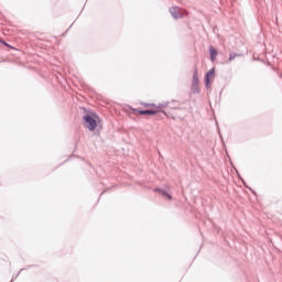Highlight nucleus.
I'll return each instance as SVG.
<instances>
[{"instance_id":"f257e3e1","label":"nucleus","mask_w":282,"mask_h":282,"mask_svg":"<svg viewBox=\"0 0 282 282\" xmlns=\"http://www.w3.org/2000/svg\"><path fill=\"white\" fill-rule=\"evenodd\" d=\"M142 106L147 110L132 109V112H135L141 116H155L158 113V110L162 108L161 106H158L155 104H143Z\"/></svg>"},{"instance_id":"f03ea898","label":"nucleus","mask_w":282,"mask_h":282,"mask_svg":"<svg viewBox=\"0 0 282 282\" xmlns=\"http://www.w3.org/2000/svg\"><path fill=\"white\" fill-rule=\"evenodd\" d=\"M84 122L86 123V129L95 131V128H98V123H100V118L95 113H89L84 116Z\"/></svg>"},{"instance_id":"7ed1b4c3","label":"nucleus","mask_w":282,"mask_h":282,"mask_svg":"<svg viewBox=\"0 0 282 282\" xmlns=\"http://www.w3.org/2000/svg\"><path fill=\"white\" fill-rule=\"evenodd\" d=\"M216 56H218V51H215V47H209V61L215 62Z\"/></svg>"},{"instance_id":"20e7f679","label":"nucleus","mask_w":282,"mask_h":282,"mask_svg":"<svg viewBox=\"0 0 282 282\" xmlns=\"http://www.w3.org/2000/svg\"><path fill=\"white\" fill-rule=\"evenodd\" d=\"M215 78V69H209V72H207V86H209V83L213 82V79Z\"/></svg>"},{"instance_id":"39448f33","label":"nucleus","mask_w":282,"mask_h":282,"mask_svg":"<svg viewBox=\"0 0 282 282\" xmlns=\"http://www.w3.org/2000/svg\"><path fill=\"white\" fill-rule=\"evenodd\" d=\"M155 193L161 194V196H164L167 200L172 199V196L169 195L166 192H164L163 189H155Z\"/></svg>"},{"instance_id":"423d86ee","label":"nucleus","mask_w":282,"mask_h":282,"mask_svg":"<svg viewBox=\"0 0 282 282\" xmlns=\"http://www.w3.org/2000/svg\"><path fill=\"white\" fill-rule=\"evenodd\" d=\"M193 83L197 84V70L193 74Z\"/></svg>"},{"instance_id":"0eeeda50","label":"nucleus","mask_w":282,"mask_h":282,"mask_svg":"<svg viewBox=\"0 0 282 282\" xmlns=\"http://www.w3.org/2000/svg\"><path fill=\"white\" fill-rule=\"evenodd\" d=\"M237 55H235V54H229V62H232V61H235V57H236Z\"/></svg>"},{"instance_id":"6e6552de","label":"nucleus","mask_w":282,"mask_h":282,"mask_svg":"<svg viewBox=\"0 0 282 282\" xmlns=\"http://www.w3.org/2000/svg\"><path fill=\"white\" fill-rule=\"evenodd\" d=\"M0 43L3 44V46H7L9 48H12V46H10L9 44H7L6 42H3L2 40H0Z\"/></svg>"}]
</instances>
